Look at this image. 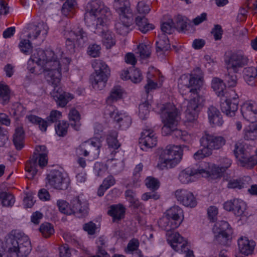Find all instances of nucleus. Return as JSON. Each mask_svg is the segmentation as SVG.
<instances>
[{
	"instance_id": "6ab92c4d",
	"label": "nucleus",
	"mask_w": 257,
	"mask_h": 257,
	"mask_svg": "<svg viewBox=\"0 0 257 257\" xmlns=\"http://www.w3.org/2000/svg\"><path fill=\"white\" fill-rule=\"evenodd\" d=\"M119 20L115 24L116 32L125 36L130 32V27L133 22V14L119 15Z\"/></svg>"
},
{
	"instance_id": "3c124183",
	"label": "nucleus",
	"mask_w": 257,
	"mask_h": 257,
	"mask_svg": "<svg viewBox=\"0 0 257 257\" xmlns=\"http://www.w3.org/2000/svg\"><path fill=\"white\" fill-rule=\"evenodd\" d=\"M19 48L21 51L26 55L30 54L32 51L33 46L29 40H22L19 44Z\"/></svg>"
},
{
	"instance_id": "9b49d317",
	"label": "nucleus",
	"mask_w": 257,
	"mask_h": 257,
	"mask_svg": "<svg viewBox=\"0 0 257 257\" xmlns=\"http://www.w3.org/2000/svg\"><path fill=\"white\" fill-rule=\"evenodd\" d=\"M200 143L202 147H205L212 153L213 150H218L224 145L225 140L221 136H215L205 132L200 139Z\"/></svg>"
},
{
	"instance_id": "09e8293b",
	"label": "nucleus",
	"mask_w": 257,
	"mask_h": 257,
	"mask_svg": "<svg viewBox=\"0 0 257 257\" xmlns=\"http://www.w3.org/2000/svg\"><path fill=\"white\" fill-rule=\"evenodd\" d=\"M0 198L2 199L3 205L6 207L13 206L15 201L14 196L6 192H2L0 194Z\"/></svg>"
},
{
	"instance_id": "f3484780",
	"label": "nucleus",
	"mask_w": 257,
	"mask_h": 257,
	"mask_svg": "<svg viewBox=\"0 0 257 257\" xmlns=\"http://www.w3.org/2000/svg\"><path fill=\"white\" fill-rule=\"evenodd\" d=\"M175 195L177 201L185 207L193 208L197 205V200L193 194L186 189H177Z\"/></svg>"
},
{
	"instance_id": "393cba45",
	"label": "nucleus",
	"mask_w": 257,
	"mask_h": 257,
	"mask_svg": "<svg viewBox=\"0 0 257 257\" xmlns=\"http://www.w3.org/2000/svg\"><path fill=\"white\" fill-rule=\"evenodd\" d=\"M164 215L174 221L173 225H175V226H179L183 219V210L178 206H174L168 209Z\"/></svg>"
},
{
	"instance_id": "2eb2a0df",
	"label": "nucleus",
	"mask_w": 257,
	"mask_h": 257,
	"mask_svg": "<svg viewBox=\"0 0 257 257\" xmlns=\"http://www.w3.org/2000/svg\"><path fill=\"white\" fill-rule=\"evenodd\" d=\"M166 235L168 243L174 250L179 252L186 251L187 243L178 232H168Z\"/></svg>"
},
{
	"instance_id": "774afa93",
	"label": "nucleus",
	"mask_w": 257,
	"mask_h": 257,
	"mask_svg": "<svg viewBox=\"0 0 257 257\" xmlns=\"http://www.w3.org/2000/svg\"><path fill=\"white\" fill-rule=\"evenodd\" d=\"M257 138V132L253 130L250 125L248 128L245 131L244 139L247 140H254Z\"/></svg>"
},
{
	"instance_id": "4468645a",
	"label": "nucleus",
	"mask_w": 257,
	"mask_h": 257,
	"mask_svg": "<svg viewBox=\"0 0 257 257\" xmlns=\"http://www.w3.org/2000/svg\"><path fill=\"white\" fill-rule=\"evenodd\" d=\"M58 60V55L55 56L54 52L49 50L46 52L43 50H38L36 53H34L31 59L28 61V65L30 63L35 62L39 65H42L43 68L50 62L53 63L54 60Z\"/></svg>"
},
{
	"instance_id": "c85d7f7f",
	"label": "nucleus",
	"mask_w": 257,
	"mask_h": 257,
	"mask_svg": "<svg viewBox=\"0 0 257 257\" xmlns=\"http://www.w3.org/2000/svg\"><path fill=\"white\" fill-rule=\"evenodd\" d=\"M207 114L209 122L214 126H221L223 123L221 115L219 110L211 105L208 108Z\"/></svg>"
},
{
	"instance_id": "412c9836",
	"label": "nucleus",
	"mask_w": 257,
	"mask_h": 257,
	"mask_svg": "<svg viewBox=\"0 0 257 257\" xmlns=\"http://www.w3.org/2000/svg\"><path fill=\"white\" fill-rule=\"evenodd\" d=\"M157 143V137L152 129H145L141 133L139 144L142 150L147 151L148 149L156 146Z\"/></svg>"
},
{
	"instance_id": "1a4fd4ad",
	"label": "nucleus",
	"mask_w": 257,
	"mask_h": 257,
	"mask_svg": "<svg viewBox=\"0 0 257 257\" xmlns=\"http://www.w3.org/2000/svg\"><path fill=\"white\" fill-rule=\"evenodd\" d=\"M233 152L242 167L251 169L257 164V149L254 155L249 156L248 152L244 149L243 145L238 143L235 144Z\"/></svg>"
},
{
	"instance_id": "052dcab7",
	"label": "nucleus",
	"mask_w": 257,
	"mask_h": 257,
	"mask_svg": "<svg viewBox=\"0 0 257 257\" xmlns=\"http://www.w3.org/2000/svg\"><path fill=\"white\" fill-rule=\"evenodd\" d=\"M101 47L99 45L93 44L90 45L88 48L87 53L92 57H96L100 54Z\"/></svg>"
},
{
	"instance_id": "864d4df0",
	"label": "nucleus",
	"mask_w": 257,
	"mask_h": 257,
	"mask_svg": "<svg viewBox=\"0 0 257 257\" xmlns=\"http://www.w3.org/2000/svg\"><path fill=\"white\" fill-rule=\"evenodd\" d=\"M138 51L141 59L150 57L151 53V47L149 45L141 44L138 47Z\"/></svg>"
},
{
	"instance_id": "4c0bfd02",
	"label": "nucleus",
	"mask_w": 257,
	"mask_h": 257,
	"mask_svg": "<svg viewBox=\"0 0 257 257\" xmlns=\"http://www.w3.org/2000/svg\"><path fill=\"white\" fill-rule=\"evenodd\" d=\"M123 91L120 86H114L110 91L109 96L106 99L107 104L111 105L113 102L120 99L122 97Z\"/></svg>"
},
{
	"instance_id": "0e129e2a",
	"label": "nucleus",
	"mask_w": 257,
	"mask_h": 257,
	"mask_svg": "<svg viewBox=\"0 0 257 257\" xmlns=\"http://www.w3.org/2000/svg\"><path fill=\"white\" fill-rule=\"evenodd\" d=\"M223 32V30L220 25H215L211 31V33L213 35L214 39L217 41L221 39Z\"/></svg>"
},
{
	"instance_id": "13d9d810",
	"label": "nucleus",
	"mask_w": 257,
	"mask_h": 257,
	"mask_svg": "<svg viewBox=\"0 0 257 257\" xmlns=\"http://www.w3.org/2000/svg\"><path fill=\"white\" fill-rule=\"evenodd\" d=\"M146 185L151 190L155 191L159 188L160 182L154 177H148L146 179Z\"/></svg>"
},
{
	"instance_id": "5fc2aeb1",
	"label": "nucleus",
	"mask_w": 257,
	"mask_h": 257,
	"mask_svg": "<svg viewBox=\"0 0 257 257\" xmlns=\"http://www.w3.org/2000/svg\"><path fill=\"white\" fill-rule=\"evenodd\" d=\"M174 28H175V24L172 20L164 22L161 25V29L163 33V34H171L174 32Z\"/></svg>"
},
{
	"instance_id": "7c9ffc66",
	"label": "nucleus",
	"mask_w": 257,
	"mask_h": 257,
	"mask_svg": "<svg viewBox=\"0 0 257 257\" xmlns=\"http://www.w3.org/2000/svg\"><path fill=\"white\" fill-rule=\"evenodd\" d=\"M202 170L201 175L203 177H210L211 179H217L221 177L222 174L225 172L223 171L221 167L216 165H212L208 170L200 168Z\"/></svg>"
},
{
	"instance_id": "cd10ccee",
	"label": "nucleus",
	"mask_w": 257,
	"mask_h": 257,
	"mask_svg": "<svg viewBox=\"0 0 257 257\" xmlns=\"http://www.w3.org/2000/svg\"><path fill=\"white\" fill-rule=\"evenodd\" d=\"M69 35L74 39L75 44L78 47H83L86 46L88 37L87 33L82 28H78L75 31L69 32Z\"/></svg>"
},
{
	"instance_id": "a18cd8bd",
	"label": "nucleus",
	"mask_w": 257,
	"mask_h": 257,
	"mask_svg": "<svg viewBox=\"0 0 257 257\" xmlns=\"http://www.w3.org/2000/svg\"><path fill=\"white\" fill-rule=\"evenodd\" d=\"M117 138V133L116 131H112L109 133L107 138V142L109 148L116 150L120 147V144Z\"/></svg>"
},
{
	"instance_id": "c756f323",
	"label": "nucleus",
	"mask_w": 257,
	"mask_h": 257,
	"mask_svg": "<svg viewBox=\"0 0 257 257\" xmlns=\"http://www.w3.org/2000/svg\"><path fill=\"white\" fill-rule=\"evenodd\" d=\"M113 7L118 15L133 14L130 0H114Z\"/></svg>"
},
{
	"instance_id": "f8f14e48",
	"label": "nucleus",
	"mask_w": 257,
	"mask_h": 257,
	"mask_svg": "<svg viewBox=\"0 0 257 257\" xmlns=\"http://www.w3.org/2000/svg\"><path fill=\"white\" fill-rule=\"evenodd\" d=\"M47 154L46 153H41L39 155L34 154L31 160L28 161L26 165V171L28 172L27 178L33 179L37 173L36 168L38 164L41 167L45 166L48 163Z\"/></svg>"
},
{
	"instance_id": "de8ad7c7",
	"label": "nucleus",
	"mask_w": 257,
	"mask_h": 257,
	"mask_svg": "<svg viewBox=\"0 0 257 257\" xmlns=\"http://www.w3.org/2000/svg\"><path fill=\"white\" fill-rule=\"evenodd\" d=\"M175 28L179 32H183L186 30L188 23V19L186 17L178 15L175 19Z\"/></svg>"
},
{
	"instance_id": "ddd939ff",
	"label": "nucleus",
	"mask_w": 257,
	"mask_h": 257,
	"mask_svg": "<svg viewBox=\"0 0 257 257\" xmlns=\"http://www.w3.org/2000/svg\"><path fill=\"white\" fill-rule=\"evenodd\" d=\"M216 226L219 230L215 236L217 242L223 245H228L231 242L233 229L229 223L224 220L216 223Z\"/></svg>"
},
{
	"instance_id": "69168bd1",
	"label": "nucleus",
	"mask_w": 257,
	"mask_h": 257,
	"mask_svg": "<svg viewBox=\"0 0 257 257\" xmlns=\"http://www.w3.org/2000/svg\"><path fill=\"white\" fill-rule=\"evenodd\" d=\"M140 243L138 239L133 238L131 239L127 245V251L128 253H132L136 250H139L138 247Z\"/></svg>"
},
{
	"instance_id": "423d86ee",
	"label": "nucleus",
	"mask_w": 257,
	"mask_h": 257,
	"mask_svg": "<svg viewBox=\"0 0 257 257\" xmlns=\"http://www.w3.org/2000/svg\"><path fill=\"white\" fill-rule=\"evenodd\" d=\"M182 150L178 146L169 145L161 150L157 167L160 170L175 167L181 160Z\"/></svg>"
},
{
	"instance_id": "b1692460",
	"label": "nucleus",
	"mask_w": 257,
	"mask_h": 257,
	"mask_svg": "<svg viewBox=\"0 0 257 257\" xmlns=\"http://www.w3.org/2000/svg\"><path fill=\"white\" fill-rule=\"evenodd\" d=\"M47 25L43 22H40L37 25H32L30 27L28 38L31 40L36 39L42 34L44 36L47 35L48 31Z\"/></svg>"
},
{
	"instance_id": "473e14b6",
	"label": "nucleus",
	"mask_w": 257,
	"mask_h": 257,
	"mask_svg": "<svg viewBox=\"0 0 257 257\" xmlns=\"http://www.w3.org/2000/svg\"><path fill=\"white\" fill-rule=\"evenodd\" d=\"M125 208L121 204L113 205L110 206L108 214L112 217L113 221L116 222L124 216Z\"/></svg>"
},
{
	"instance_id": "e2e57ef3",
	"label": "nucleus",
	"mask_w": 257,
	"mask_h": 257,
	"mask_svg": "<svg viewBox=\"0 0 257 257\" xmlns=\"http://www.w3.org/2000/svg\"><path fill=\"white\" fill-rule=\"evenodd\" d=\"M137 9L139 14L144 15L148 14L151 10L149 6L147 5L146 2L144 1H140L138 2Z\"/></svg>"
},
{
	"instance_id": "37998d69",
	"label": "nucleus",
	"mask_w": 257,
	"mask_h": 257,
	"mask_svg": "<svg viewBox=\"0 0 257 257\" xmlns=\"http://www.w3.org/2000/svg\"><path fill=\"white\" fill-rule=\"evenodd\" d=\"M26 117L29 121L32 123L39 125L40 129L42 132H46L48 126L47 121L36 115L31 114L27 115Z\"/></svg>"
},
{
	"instance_id": "20e7f679",
	"label": "nucleus",
	"mask_w": 257,
	"mask_h": 257,
	"mask_svg": "<svg viewBox=\"0 0 257 257\" xmlns=\"http://www.w3.org/2000/svg\"><path fill=\"white\" fill-rule=\"evenodd\" d=\"M161 116L165 122L162 127V133L165 135H171L173 137L185 141L187 133L185 131L175 128L179 118L178 111L175 105L169 103L161 106Z\"/></svg>"
},
{
	"instance_id": "58836bf2",
	"label": "nucleus",
	"mask_w": 257,
	"mask_h": 257,
	"mask_svg": "<svg viewBox=\"0 0 257 257\" xmlns=\"http://www.w3.org/2000/svg\"><path fill=\"white\" fill-rule=\"evenodd\" d=\"M249 177H245L242 178L236 179H230L228 181L227 187L229 188L241 189L243 188H246L247 186V181L250 180Z\"/></svg>"
},
{
	"instance_id": "4d7b16f0",
	"label": "nucleus",
	"mask_w": 257,
	"mask_h": 257,
	"mask_svg": "<svg viewBox=\"0 0 257 257\" xmlns=\"http://www.w3.org/2000/svg\"><path fill=\"white\" fill-rule=\"evenodd\" d=\"M68 124L66 122L62 121H59V123L55 126L56 134L61 137L65 136L67 132Z\"/></svg>"
},
{
	"instance_id": "bb28decb",
	"label": "nucleus",
	"mask_w": 257,
	"mask_h": 257,
	"mask_svg": "<svg viewBox=\"0 0 257 257\" xmlns=\"http://www.w3.org/2000/svg\"><path fill=\"white\" fill-rule=\"evenodd\" d=\"M255 245L254 241L248 240L245 237H241L238 239L239 250L245 255H248L253 252Z\"/></svg>"
},
{
	"instance_id": "aec40b11",
	"label": "nucleus",
	"mask_w": 257,
	"mask_h": 257,
	"mask_svg": "<svg viewBox=\"0 0 257 257\" xmlns=\"http://www.w3.org/2000/svg\"><path fill=\"white\" fill-rule=\"evenodd\" d=\"M100 143L97 139H93L82 143L76 150L77 156H87L89 153L99 152Z\"/></svg>"
},
{
	"instance_id": "6e6552de",
	"label": "nucleus",
	"mask_w": 257,
	"mask_h": 257,
	"mask_svg": "<svg viewBox=\"0 0 257 257\" xmlns=\"http://www.w3.org/2000/svg\"><path fill=\"white\" fill-rule=\"evenodd\" d=\"M225 62L227 70H232L236 73L240 68L248 64L249 59L242 51L238 50L231 52L226 56Z\"/></svg>"
},
{
	"instance_id": "680f3d73",
	"label": "nucleus",
	"mask_w": 257,
	"mask_h": 257,
	"mask_svg": "<svg viewBox=\"0 0 257 257\" xmlns=\"http://www.w3.org/2000/svg\"><path fill=\"white\" fill-rule=\"evenodd\" d=\"M199 150L194 154V158L196 160H200L211 155L212 153L208 150L205 147Z\"/></svg>"
},
{
	"instance_id": "6e6d98bb",
	"label": "nucleus",
	"mask_w": 257,
	"mask_h": 257,
	"mask_svg": "<svg viewBox=\"0 0 257 257\" xmlns=\"http://www.w3.org/2000/svg\"><path fill=\"white\" fill-rule=\"evenodd\" d=\"M150 113V105L148 101H145L139 105V117L142 119H145L147 118Z\"/></svg>"
},
{
	"instance_id": "8fccbe9b",
	"label": "nucleus",
	"mask_w": 257,
	"mask_h": 257,
	"mask_svg": "<svg viewBox=\"0 0 257 257\" xmlns=\"http://www.w3.org/2000/svg\"><path fill=\"white\" fill-rule=\"evenodd\" d=\"M39 230L46 238L49 237L54 232L53 225L48 222L42 223L40 226Z\"/></svg>"
},
{
	"instance_id": "0eeeda50",
	"label": "nucleus",
	"mask_w": 257,
	"mask_h": 257,
	"mask_svg": "<svg viewBox=\"0 0 257 257\" xmlns=\"http://www.w3.org/2000/svg\"><path fill=\"white\" fill-rule=\"evenodd\" d=\"M92 66L95 71V75L90 77L93 87L101 90L105 87L110 76V69L105 62L99 59L94 60Z\"/></svg>"
},
{
	"instance_id": "72a5a7b5",
	"label": "nucleus",
	"mask_w": 257,
	"mask_h": 257,
	"mask_svg": "<svg viewBox=\"0 0 257 257\" xmlns=\"http://www.w3.org/2000/svg\"><path fill=\"white\" fill-rule=\"evenodd\" d=\"M24 137L25 132L23 127H16L13 135V141L17 150H20L24 147Z\"/></svg>"
},
{
	"instance_id": "7ed1b4c3",
	"label": "nucleus",
	"mask_w": 257,
	"mask_h": 257,
	"mask_svg": "<svg viewBox=\"0 0 257 257\" xmlns=\"http://www.w3.org/2000/svg\"><path fill=\"white\" fill-rule=\"evenodd\" d=\"M44 73L47 82L54 87L51 93L52 96L57 102L58 106L63 107L69 101L73 99V95L66 92L58 87L61 76L60 63L56 59L54 62H48L44 68Z\"/></svg>"
},
{
	"instance_id": "a211bd4d",
	"label": "nucleus",
	"mask_w": 257,
	"mask_h": 257,
	"mask_svg": "<svg viewBox=\"0 0 257 257\" xmlns=\"http://www.w3.org/2000/svg\"><path fill=\"white\" fill-rule=\"evenodd\" d=\"M88 213V204L82 201L78 197H74L70 201V214L81 218L85 217Z\"/></svg>"
},
{
	"instance_id": "338daca9",
	"label": "nucleus",
	"mask_w": 257,
	"mask_h": 257,
	"mask_svg": "<svg viewBox=\"0 0 257 257\" xmlns=\"http://www.w3.org/2000/svg\"><path fill=\"white\" fill-rule=\"evenodd\" d=\"M105 165L100 163H96L94 166V173L97 176H102L106 172Z\"/></svg>"
},
{
	"instance_id": "5701e85b",
	"label": "nucleus",
	"mask_w": 257,
	"mask_h": 257,
	"mask_svg": "<svg viewBox=\"0 0 257 257\" xmlns=\"http://www.w3.org/2000/svg\"><path fill=\"white\" fill-rule=\"evenodd\" d=\"M202 170L198 167H188L181 171L178 179L182 184H188L195 181L196 177L200 176Z\"/></svg>"
},
{
	"instance_id": "bf43d9fd",
	"label": "nucleus",
	"mask_w": 257,
	"mask_h": 257,
	"mask_svg": "<svg viewBox=\"0 0 257 257\" xmlns=\"http://www.w3.org/2000/svg\"><path fill=\"white\" fill-rule=\"evenodd\" d=\"M57 205L62 213L70 215V203L68 204L64 200H59L57 201Z\"/></svg>"
},
{
	"instance_id": "9d476101",
	"label": "nucleus",
	"mask_w": 257,
	"mask_h": 257,
	"mask_svg": "<svg viewBox=\"0 0 257 257\" xmlns=\"http://www.w3.org/2000/svg\"><path fill=\"white\" fill-rule=\"evenodd\" d=\"M47 182L54 189L65 190L70 184L69 176L59 170H53L47 176Z\"/></svg>"
},
{
	"instance_id": "c9c22d12",
	"label": "nucleus",
	"mask_w": 257,
	"mask_h": 257,
	"mask_svg": "<svg viewBox=\"0 0 257 257\" xmlns=\"http://www.w3.org/2000/svg\"><path fill=\"white\" fill-rule=\"evenodd\" d=\"M257 76V68L253 67H246L243 71V77L245 81L249 85H253Z\"/></svg>"
},
{
	"instance_id": "e433bc0d",
	"label": "nucleus",
	"mask_w": 257,
	"mask_h": 257,
	"mask_svg": "<svg viewBox=\"0 0 257 257\" xmlns=\"http://www.w3.org/2000/svg\"><path fill=\"white\" fill-rule=\"evenodd\" d=\"M211 87L218 96H225L226 85L221 79L213 78L211 82Z\"/></svg>"
},
{
	"instance_id": "ea45409f",
	"label": "nucleus",
	"mask_w": 257,
	"mask_h": 257,
	"mask_svg": "<svg viewBox=\"0 0 257 257\" xmlns=\"http://www.w3.org/2000/svg\"><path fill=\"white\" fill-rule=\"evenodd\" d=\"M69 118L70 121V125L76 131H78L80 127V114L75 108L70 110L69 113Z\"/></svg>"
},
{
	"instance_id": "c03bdc74",
	"label": "nucleus",
	"mask_w": 257,
	"mask_h": 257,
	"mask_svg": "<svg viewBox=\"0 0 257 257\" xmlns=\"http://www.w3.org/2000/svg\"><path fill=\"white\" fill-rule=\"evenodd\" d=\"M75 4V0H67L62 7V14L66 17H71L73 14V9Z\"/></svg>"
},
{
	"instance_id": "f704fd0d",
	"label": "nucleus",
	"mask_w": 257,
	"mask_h": 257,
	"mask_svg": "<svg viewBox=\"0 0 257 257\" xmlns=\"http://www.w3.org/2000/svg\"><path fill=\"white\" fill-rule=\"evenodd\" d=\"M135 21L139 30L144 34L155 28L152 24L148 23V19L144 16H138L136 18Z\"/></svg>"
},
{
	"instance_id": "2f4dec72",
	"label": "nucleus",
	"mask_w": 257,
	"mask_h": 257,
	"mask_svg": "<svg viewBox=\"0 0 257 257\" xmlns=\"http://www.w3.org/2000/svg\"><path fill=\"white\" fill-rule=\"evenodd\" d=\"M111 117L114 118L115 121L119 125V126L121 129H126L131 125L132 123L131 117L126 115L125 113L118 114L115 113L114 111L111 113Z\"/></svg>"
},
{
	"instance_id": "dca6fc26",
	"label": "nucleus",
	"mask_w": 257,
	"mask_h": 257,
	"mask_svg": "<svg viewBox=\"0 0 257 257\" xmlns=\"http://www.w3.org/2000/svg\"><path fill=\"white\" fill-rule=\"evenodd\" d=\"M231 93L234 96L232 97H228L226 96L225 98L222 99L220 102V109L222 112L229 116H233L235 115V112L238 109V97H236L237 95L232 91Z\"/></svg>"
},
{
	"instance_id": "4be33fe9",
	"label": "nucleus",
	"mask_w": 257,
	"mask_h": 257,
	"mask_svg": "<svg viewBox=\"0 0 257 257\" xmlns=\"http://www.w3.org/2000/svg\"><path fill=\"white\" fill-rule=\"evenodd\" d=\"M223 208L227 211L232 212L236 216H241L244 214L246 204L240 199H234L225 202L223 204Z\"/></svg>"
},
{
	"instance_id": "a878e982",
	"label": "nucleus",
	"mask_w": 257,
	"mask_h": 257,
	"mask_svg": "<svg viewBox=\"0 0 257 257\" xmlns=\"http://www.w3.org/2000/svg\"><path fill=\"white\" fill-rule=\"evenodd\" d=\"M241 112L245 119L253 123L255 121L257 106L251 103H244L241 107Z\"/></svg>"
},
{
	"instance_id": "f03ea898",
	"label": "nucleus",
	"mask_w": 257,
	"mask_h": 257,
	"mask_svg": "<svg viewBox=\"0 0 257 257\" xmlns=\"http://www.w3.org/2000/svg\"><path fill=\"white\" fill-rule=\"evenodd\" d=\"M203 85V73L197 67L189 75H183L178 83L179 91L182 94L186 92L193 94V98L188 102L185 115L186 120L192 122L197 117L200 108L204 101L203 97L199 94V91Z\"/></svg>"
},
{
	"instance_id": "49530a36",
	"label": "nucleus",
	"mask_w": 257,
	"mask_h": 257,
	"mask_svg": "<svg viewBox=\"0 0 257 257\" xmlns=\"http://www.w3.org/2000/svg\"><path fill=\"white\" fill-rule=\"evenodd\" d=\"M10 90L7 85L0 83V102L3 104L9 101Z\"/></svg>"
},
{
	"instance_id": "f257e3e1",
	"label": "nucleus",
	"mask_w": 257,
	"mask_h": 257,
	"mask_svg": "<svg viewBox=\"0 0 257 257\" xmlns=\"http://www.w3.org/2000/svg\"><path fill=\"white\" fill-rule=\"evenodd\" d=\"M111 16L109 9L100 0H92L86 6L84 16L85 24L91 31L101 36L102 42L107 48H110L115 44L107 26Z\"/></svg>"
},
{
	"instance_id": "a19ab883",
	"label": "nucleus",
	"mask_w": 257,
	"mask_h": 257,
	"mask_svg": "<svg viewBox=\"0 0 257 257\" xmlns=\"http://www.w3.org/2000/svg\"><path fill=\"white\" fill-rule=\"evenodd\" d=\"M174 221L171 220L167 217L164 215L160 220L158 221L159 226L163 229L166 231V233L168 232L174 231V229L177 228L178 226H174Z\"/></svg>"
},
{
	"instance_id": "603ef678",
	"label": "nucleus",
	"mask_w": 257,
	"mask_h": 257,
	"mask_svg": "<svg viewBox=\"0 0 257 257\" xmlns=\"http://www.w3.org/2000/svg\"><path fill=\"white\" fill-rule=\"evenodd\" d=\"M129 77L130 79L135 83L140 82L143 79V76L140 70L133 66L130 67V76Z\"/></svg>"
},
{
	"instance_id": "79ce46f5",
	"label": "nucleus",
	"mask_w": 257,
	"mask_h": 257,
	"mask_svg": "<svg viewBox=\"0 0 257 257\" xmlns=\"http://www.w3.org/2000/svg\"><path fill=\"white\" fill-rule=\"evenodd\" d=\"M156 51L157 52L168 51L170 48V44L168 37L165 34L159 36V41H156Z\"/></svg>"
},
{
	"instance_id": "39448f33",
	"label": "nucleus",
	"mask_w": 257,
	"mask_h": 257,
	"mask_svg": "<svg viewBox=\"0 0 257 257\" xmlns=\"http://www.w3.org/2000/svg\"><path fill=\"white\" fill-rule=\"evenodd\" d=\"M5 238L6 248L13 257H26L31 251L28 237L19 230H12Z\"/></svg>"
}]
</instances>
